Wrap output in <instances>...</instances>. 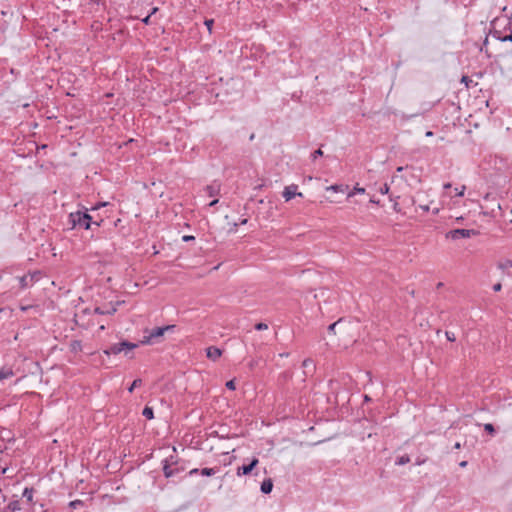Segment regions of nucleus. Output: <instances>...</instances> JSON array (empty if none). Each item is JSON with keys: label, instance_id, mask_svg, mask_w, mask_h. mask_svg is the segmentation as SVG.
I'll return each instance as SVG.
<instances>
[{"label": "nucleus", "instance_id": "nucleus-50", "mask_svg": "<svg viewBox=\"0 0 512 512\" xmlns=\"http://www.w3.org/2000/svg\"><path fill=\"white\" fill-rule=\"evenodd\" d=\"M443 187L444 189H450L452 185L450 183H445Z\"/></svg>", "mask_w": 512, "mask_h": 512}, {"label": "nucleus", "instance_id": "nucleus-40", "mask_svg": "<svg viewBox=\"0 0 512 512\" xmlns=\"http://www.w3.org/2000/svg\"><path fill=\"white\" fill-rule=\"evenodd\" d=\"M182 240L183 242H191L195 240V237L193 235H184Z\"/></svg>", "mask_w": 512, "mask_h": 512}, {"label": "nucleus", "instance_id": "nucleus-45", "mask_svg": "<svg viewBox=\"0 0 512 512\" xmlns=\"http://www.w3.org/2000/svg\"><path fill=\"white\" fill-rule=\"evenodd\" d=\"M424 463H425V459L417 458V460H416V463H415V464H416V465H422V464H424Z\"/></svg>", "mask_w": 512, "mask_h": 512}, {"label": "nucleus", "instance_id": "nucleus-6", "mask_svg": "<svg viewBox=\"0 0 512 512\" xmlns=\"http://www.w3.org/2000/svg\"><path fill=\"white\" fill-rule=\"evenodd\" d=\"M478 232L474 229H454L450 230L446 237L452 240H458L461 238H470L471 236L477 235Z\"/></svg>", "mask_w": 512, "mask_h": 512}, {"label": "nucleus", "instance_id": "nucleus-19", "mask_svg": "<svg viewBox=\"0 0 512 512\" xmlns=\"http://www.w3.org/2000/svg\"><path fill=\"white\" fill-rule=\"evenodd\" d=\"M142 415L148 419V420H152L154 418V410L152 407L150 406H145L143 411H142Z\"/></svg>", "mask_w": 512, "mask_h": 512}, {"label": "nucleus", "instance_id": "nucleus-24", "mask_svg": "<svg viewBox=\"0 0 512 512\" xmlns=\"http://www.w3.org/2000/svg\"><path fill=\"white\" fill-rule=\"evenodd\" d=\"M365 193V188L355 186L352 191L348 193V198L354 196L355 194H363Z\"/></svg>", "mask_w": 512, "mask_h": 512}, {"label": "nucleus", "instance_id": "nucleus-2", "mask_svg": "<svg viewBox=\"0 0 512 512\" xmlns=\"http://www.w3.org/2000/svg\"><path fill=\"white\" fill-rule=\"evenodd\" d=\"M89 209L84 208V211L78 210L71 212L68 216V222L71 225V229L76 227L88 230L92 226V216L88 213Z\"/></svg>", "mask_w": 512, "mask_h": 512}, {"label": "nucleus", "instance_id": "nucleus-47", "mask_svg": "<svg viewBox=\"0 0 512 512\" xmlns=\"http://www.w3.org/2000/svg\"><path fill=\"white\" fill-rule=\"evenodd\" d=\"M370 202L376 205H379V200H376L374 197L370 198Z\"/></svg>", "mask_w": 512, "mask_h": 512}, {"label": "nucleus", "instance_id": "nucleus-42", "mask_svg": "<svg viewBox=\"0 0 512 512\" xmlns=\"http://www.w3.org/2000/svg\"><path fill=\"white\" fill-rule=\"evenodd\" d=\"M197 474H200V469H198V468H194L188 472L189 476H193V475H197Z\"/></svg>", "mask_w": 512, "mask_h": 512}, {"label": "nucleus", "instance_id": "nucleus-56", "mask_svg": "<svg viewBox=\"0 0 512 512\" xmlns=\"http://www.w3.org/2000/svg\"><path fill=\"white\" fill-rule=\"evenodd\" d=\"M438 211H439V209H438V208L433 209V213H434V214H437V213H438Z\"/></svg>", "mask_w": 512, "mask_h": 512}, {"label": "nucleus", "instance_id": "nucleus-33", "mask_svg": "<svg viewBox=\"0 0 512 512\" xmlns=\"http://www.w3.org/2000/svg\"><path fill=\"white\" fill-rule=\"evenodd\" d=\"M259 364V360L258 359H251L249 362H248V367L249 369L252 371L254 370V368Z\"/></svg>", "mask_w": 512, "mask_h": 512}, {"label": "nucleus", "instance_id": "nucleus-36", "mask_svg": "<svg viewBox=\"0 0 512 512\" xmlns=\"http://www.w3.org/2000/svg\"><path fill=\"white\" fill-rule=\"evenodd\" d=\"M302 366L304 368H308V367H314V363H313V360L308 358V359H305L303 362H302Z\"/></svg>", "mask_w": 512, "mask_h": 512}, {"label": "nucleus", "instance_id": "nucleus-34", "mask_svg": "<svg viewBox=\"0 0 512 512\" xmlns=\"http://www.w3.org/2000/svg\"><path fill=\"white\" fill-rule=\"evenodd\" d=\"M204 24L207 27V29L209 30V32L211 33L212 32V27L214 25V20L213 19H206Z\"/></svg>", "mask_w": 512, "mask_h": 512}, {"label": "nucleus", "instance_id": "nucleus-14", "mask_svg": "<svg viewBox=\"0 0 512 512\" xmlns=\"http://www.w3.org/2000/svg\"><path fill=\"white\" fill-rule=\"evenodd\" d=\"M34 492H35L34 488H32V487H26V488L24 489L23 493H22V496H23V498H25V499H26V501H27L28 503H30V504H31V503L33 502V495H34Z\"/></svg>", "mask_w": 512, "mask_h": 512}, {"label": "nucleus", "instance_id": "nucleus-13", "mask_svg": "<svg viewBox=\"0 0 512 512\" xmlns=\"http://www.w3.org/2000/svg\"><path fill=\"white\" fill-rule=\"evenodd\" d=\"M497 266L500 270L509 275V269L512 268V260L507 259L505 261L499 262Z\"/></svg>", "mask_w": 512, "mask_h": 512}, {"label": "nucleus", "instance_id": "nucleus-59", "mask_svg": "<svg viewBox=\"0 0 512 512\" xmlns=\"http://www.w3.org/2000/svg\"><path fill=\"white\" fill-rule=\"evenodd\" d=\"M364 399L365 401H370V398L367 395H365Z\"/></svg>", "mask_w": 512, "mask_h": 512}, {"label": "nucleus", "instance_id": "nucleus-44", "mask_svg": "<svg viewBox=\"0 0 512 512\" xmlns=\"http://www.w3.org/2000/svg\"><path fill=\"white\" fill-rule=\"evenodd\" d=\"M102 222H103V219H99V220L92 219V224L96 225L97 227H100Z\"/></svg>", "mask_w": 512, "mask_h": 512}, {"label": "nucleus", "instance_id": "nucleus-29", "mask_svg": "<svg viewBox=\"0 0 512 512\" xmlns=\"http://www.w3.org/2000/svg\"><path fill=\"white\" fill-rule=\"evenodd\" d=\"M279 378L283 381H288L292 378V373L290 371H285L279 376Z\"/></svg>", "mask_w": 512, "mask_h": 512}, {"label": "nucleus", "instance_id": "nucleus-10", "mask_svg": "<svg viewBox=\"0 0 512 512\" xmlns=\"http://www.w3.org/2000/svg\"><path fill=\"white\" fill-rule=\"evenodd\" d=\"M222 355V350L215 346L206 349V356L212 361H217Z\"/></svg>", "mask_w": 512, "mask_h": 512}, {"label": "nucleus", "instance_id": "nucleus-16", "mask_svg": "<svg viewBox=\"0 0 512 512\" xmlns=\"http://www.w3.org/2000/svg\"><path fill=\"white\" fill-rule=\"evenodd\" d=\"M348 185H343V184H334V185H331L329 187H327L326 189L328 191H333V192H345L346 190H348Z\"/></svg>", "mask_w": 512, "mask_h": 512}, {"label": "nucleus", "instance_id": "nucleus-22", "mask_svg": "<svg viewBox=\"0 0 512 512\" xmlns=\"http://www.w3.org/2000/svg\"><path fill=\"white\" fill-rule=\"evenodd\" d=\"M409 462H410V457H409V455L404 454V455H402V456H399V457L396 459L395 464H396V465H399V466H402V465H405V464H407V463H409Z\"/></svg>", "mask_w": 512, "mask_h": 512}, {"label": "nucleus", "instance_id": "nucleus-21", "mask_svg": "<svg viewBox=\"0 0 512 512\" xmlns=\"http://www.w3.org/2000/svg\"><path fill=\"white\" fill-rule=\"evenodd\" d=\"M7 509H8L9 511H11V512H16V511L21 510L19 500L11 501V502L8 504Z\"/></svg>", "mask_w": 512, "mask_h": 512}, {"label": "nucleus", "instance_id": "nucleus-32", "mask_svg": "<svg viewBox=\"0 0 512 512\" xmlns=\"http://www.w3.org/2000/svg\"><path fill=\"white\" fill-rule=\"evenodd\" d=\"M107 205H109V203H108V202H99V203H97L96 205H94L93 207H91V209H90V210H91V211H95V210H98V209H100V208H102V207H105V206H107Z\"/></svg>", "mask_w": 512, "mask_h": 512}, {"label": "nucleus", "instance_id": "nucleus-28", "mask_svg": "<svg viewBox=\"0 0 512 512\" xmlns=\"http://www.w3.org/2000/svg\"><path fill=\"white\" fill-rule=\"evenodd\" d=\"M158 10L157 7H154L151 11L150 14H148L145 18L142 19V22L146 25L150 24V18H151V15H153L156 11Z\"/></svg>", "mask_w": 512, "mask_h": 512}, {"label": "nucleus", "instance_id": "nucleus-39", "mask_svg": "<svg viewBox=\"0 0 512 512\" xmlns=\"http://www.w3.org/2000/svg\"><path fill=\"white\" fill-rule=\"evenodd\" d=\"M465 189H466V187H465L464 185H463V186H461V188H460V189L455 188L456 196H458V197H462V196L464 195Z\"/></svg>", "mask_w": 512, "mask_h": 512}, {"label": "nucleus", "instance_id": "nucleus-30", "mask_svg": "<svg viewBox=\"0 0 512 512\" xmlns=\"http://www.w3.org/2000/svg\"><path fill=\"white\" fill-rule=\"evenodd\" d=\"M321 156H323V151H322V149H321V148H319V149L315 150V151L311 154V158H312V160H313V161H314V160H316L318 157H321Z\"/></svg>", "mask_w": 512, "mask_h": 512}, {"label": "nucleus", "instance_id": "nucleus-35", "mask_svg": "<svg viewBox=\"0 0 512 512\" xmlns=\"http://www.w3.org/2000/svg\"><path fill=\"white\" fill-rule=\"evenodd\" d=\"M225 385H226V388L229 389V390H235L236 389V384H235V380L234 379L227 381Z\"/></svg>", "mask_w": 512, "mask_h": 512}, {"label": "nucleus", "instance_id": "nucleus-58", "mask_svg": "<svg viewBox=\"0 0 512 512\" xmlns=\"http://www.w3.org/2000/svg\"><path fill=\"white\" fill-rule=\"evenodd\" d=\"M394 209L397 211V209H398V203H395V204H394Z\"/></svg>", "mask_w": 512, "mask_h": 512}, {"label": "nucleus", "instance_id": "nucleus-54", "mask_svg": "<svg viewBox=\"0 0 512 512\" xmlns=\"http://www.w3.org/2000/svg\"><path fill=\"white\" fill-rule=\"evenodd\" d=\"M442 286H443V283H442V282H439V283L437 284V289L441 288Z\"/></svg>", "mask_w": 512, "mask_h": 512}, {"label": "nucleus", "instance_id": "nucleus-52", "mask_svg": "<svg viewBox=\"0 0 512 512\" xmlns=\"http://www.w3.org/2000/svg\"><path fill=\"white\" fill-rule=\"evenodd\" d=\"M460 467H466L467 466V461H462L460 462Z\"/></svg>", "mask_w": 512, "mask_h": 512}, {"label": "nucleus", "instance_id": "nucleus-26", "mask_svg": "<svg viewBox=\"0 0 512 512\" xmlns=\"http://www.w3.org/2000/svg\"><path fill=\"white\" fill-rule=\"evenodd\" d=\"M342 320H343V319H342V318H340L338 321H336V322H334V323L330 324V325L328 326V328H327L328 333H329V334H335V328H336V326H337V325H339V324L342 322Z\"/></svg>", "mask_w": 512, "mask_h": 512}, {"label": "nucleus", "instance_id": "nucleus-9", "mask_svg": "<svg viewBox=\"0 0 512 512\" xmlns=\"http://www.w3.org/2000/svg\"><path fill=\"white\" fill-rule=\"evenodd\" d=\"M297 189H298V186L295 184L286 186L282 193V196L285 199V201H290L295 196L303 197V194L301 192H297Z\"/></svg>", "mask_w": 512, "mask_h": 512}, {"label": "nucleus", "instance_id": "nucleus-25", "mask_svg": "<svg viewBox=\"0 0 512 512\" xmlns=\"http://www.w3.org/2000/svg\"><path fill=\"white\" fill-rule=\"evenodd\" d=\"M142 385V380L140 378L138 379H135L132 384L130 385V387L128 388V391L130 393H132L134 391L135 388L137 387H140Z\"/></svg>", "mask_w": 512, "mask_h": 512}, {"label": "nucleus", "instance_id": "nucleus-8", "mask_svg": "<svg viewBox=\"0 0 512 512\" xmlns=\"http://www.w3.org/2000/svg\"><path fill=\"white\" fill-rule=\"evenodd\" d=\"M40 273L34 272L32 274H27L22 277H19V286L21 289H26L32 286L37 280H39Z\"/></svg>", "mask_w": 512, "mask_h": 512}, {"label": "nucleus", "instance_id": "nucleus-38", "mask_svg": "<svg viewBox=\"0 0 512 512\" xmlns=\"http://www.w3.org/2000/svg\"><path fill=\"white\" fill-rule=\"evenodd\" d=\"M389 189H390L389 185L387 183H385L380 187L379 192L384 195L389 192Z\"/></svg>", "mask_w": 512, "mask_h": 512}, {"label": "nucleus", "instance_id": "nucleus-61", "mask_svg": "<svg viewBox=\"0 0 512 512\" xmlns=\"http://www.w3.org/2000/svg\"><path fill=\"white\" fill-rule=\"evenodd\" d=\"M253 139H254V134H252V135L250 136V140H253Z\"/></svg>", "mask_w": 512, "mask_h": 512}, {"label": "nucleus", "instance_id": "nucleus-48", "mask_svg": "<svg viewBox=\"0 0 512 512\" xmlns=\"http://www.w3.org/2000/svg\"><path fill=\"white\" fill-rule=\"evenodd\" d=\"M218 199H214L212 200L210 203H209V206L212 207V206H215L217 203H218Z\"/></svg>", "mask_w": 512, "mask_h": 512}, {"label": "nucleus", "instance_id": "nucleus-37", "mask_svg": "<svg viewBox=\"0 0 512 512\" xmlns=\"http://www.w3.org/2000/svg\"><path fill=\"white\" fill-rule=\"evenodd\" d=\"M255 329L258 331L268 329V325L266 323L260 322L255 325Z\"/></svg>", "mask_w": 512, "mask_h": 512}, {"label": "nucleus", "instance_id": "nucleus-41", "mask_svg": "<svg viewBox=\"0 0 512 512\" xmlns=\"http://www.w3.org/2000/svg\"><path fill=\"white\" fill-rule=\"evenodd\" d=\"M492 289H493L494 292H499L502 289V284L501 283H496V284L493 285Z\"/></svg>", "mask_w": 512, "mask_h": 512}, {"label": "nucleus", "instance_id": "nucleus-51", "mask_svg": "<svg viewBox=\"0 0 512 512\" xmlns=\"http://www.w3.org/2000/svg\"><path fill=\"white\" fill-rule=\"evenodd\" d=\"M467 81H469V77L468 76H463L462 82H465L467 84Z\"/></svg>", "mask_w": 512, "mask_h": 512}, {"label": "nucleus", "instance_id": "nucleus-18", "mask_svg": "<svg viewBox=\"0 0 512 512\" xmlns=\"http://www.w3.org/2000/svg\"><path fill=\"white\" fill-rule=\"evenodd\" d=\"M218 470H219L218 467H215V468H203V469L200 470V474L202 476L211 477V476L215 475L218 472Z\"/></svg>", "mask_w": 512, "mask_h": 512}, {"label": "nucleus", "instance_id": "nucleus-15", "mask_svg": "<svg viewBox=\"0 0 512 512\" xmlns=\"http://www.w3.org/2000/svg\"><path fill=\"white\" fill-rule=\"evenodd\" d=\"M94 312L96 314H99V315H112L116 312V308L115 307H110L108 309H104V308H101V307H96L94 309Z\"/></svg>", "mask_w": 512, "mask_h": 512}, {"label": "nucleus", "instance_id": "nucleus-43", "mask_svg": "<svg viewBox=\"0 0 512 512\" xmlns=\"http://www.w3.org/2000/svg\"><path fill=\"white\" fill-rule=\"evenodd\" d=\"M446 337L449 341L453 342L455 341V335L454 333L446 332Z\"/></svg>", "mask_w": 512, "mask_h": 512}, {"label": "nucleus", "instance_id": "nucleus-27", "mask_svg": "<svg viewBox=\"0 0 512 512\" xmlns=\"http://www.w3.org/2000/svg\"><path fill=\"white\" fill-rule=\"evenodd\" d=\"M484 430L490 435H494L496 432L495 427L491 423L484 424Z\"/></svg>", "mask_w": 512, "mask_h": 512}, {"label": "nucleus", "instance_id": "nucleus-5", "mask_svg": "<svg viewBox=\"0 0 512 512\" xmlns=\"http://www.w3.org/2000/svg\"><path fill=\"white\" fill-rule=\"evenodd\" d=\"M173 465H178L177 457L171 455L162 461V470L165 478L169 479L175 476Z\"/></svg>", "mask_w": 512, "mask_h": 512}, {"label": "nucleus", "instance_id": "nucleus-11", "mask_svg": "<svg viewBox=\"0 0 512 512\" xmlns=\"http://www.w3.org/2000/svg\"><path fill=\"white\" fill-rule=\"evenodd\" d=\"M273 489V481L271 478L264 479L261 483L260 490L263 494H269L271 493Z\"/></svg>", "mask_w": 512, "mask_h": 512}, {"label": "nucleus", "instance_id": "nucleus-31", "mask_svg": "<svg viewBox=\"0 0 512 512\" xmlns=\"http://www.w3.org/2000/svg\"><path fill=\"white\" fill-rule=\"evenodd\" d=\"M173 470L175 472V476L178 475L179 473L183 472L185 470L184 466L183 465H180L178 463V465H173Z\"/></svg>", "mask_w": 512, "mask_h": 512}, {"label": "nucleus", "instance_id": "nucleus-23", "mask_svg": "<svg viewBox=\"0 0 512 512\" xmlns=\"http://www.w3.org/2000/svg\"><path fill=\"white\" fill-rule=\"evenodd\" d=\"M84 505H85L84 501L79 500V499L73 500V501L69 502V504H68V506L71 509H77L79 507H83Z\"/></svg>", "mask_w": 512, "mask_h": 512}, {"label": "nucleus", "instance_id": "nucleus-53", "mask_svg": "<svg viewBox=\"0 0 512 512\" xmlns=\"http://www.w3.org/2000/svg\"><path fill=\"white\" fill-rule=\"evenodd\" d=\"M247 221H248V220H247L246 218H244V219H242V220H241L240 224H241V225H244V224H246V223H247Z\"/></svg>", "mask_w": 512, "mask_h": 512}, {"label": "nucleus", "instance_id": "nucleus-3", "mask_svg": "<svg viewBox=\"0 0 512 512\" xmlns=\"http://www.w3.org/2000/svg\"><path fill=\"white\" fill-rule=\"evenodd\" d=\"M139 346L138 343H133L128 340H122L118 343H114L110 345L108 348H106L103 352L106 355H118L121 352H124L125 355H128L129 351L134 350Z\"/></svg>", "mask_w": 512, "mask_h": 512}, {"label": "nucleus", "instance_id": "nucleus-55", "mask_svg": "<svg viewBox=\"0 0 512 512\" xmlns=\"http://www.w3.org/2000/svg\"><path fill=\"white\" fill-rule=\"evenodd\" d=\"M39 148H41V149H46V148H47V145H46V144H43V145H41Z\"/></svg>", "mask_w": 512, "mask_h": 512}, {"label": "nucleus", "instance_id": "nucleus-17", "mask_svg": "<svg viewBox=\"0 0 512 512\" xmlns=\"http://www.w3.org/2000/svg\"><path fill=\"white\" fill-rule=\"evenodd\" d=\"M13 375H14V372L12 371L11 368L3 367L0 370V380L8 379V378L12 377Z\"/></svg>", "mask_w": 512, "mask_h": 512}, {"label": "nucleus", "instance_id": "nucleus-12", "mask_svg": "<svg viewBox=\"0 0 512 512\" xmlns=\"http://www.w3.org/2000/svg\"><path fill=\"white\" fill-rule=\"evenodd\" d=\"M205 191L210 197H213L219 193L220 185L213 183L211 185L206 186Z\"/></svg>", "mask_w": 512, "mask_h": 512}, {"label": "nucleus", "instance_id": "nucleus-46", "mask_svg": "<svg viewBox=\"0 0 512 512\" xmlns=\"http://www.w3.org/2000/svg\"><path fill=\"white\" fill-rule=\"evenodd\" d=\"M419 207H420V209H422L424 212H428V211H429V206H428V205H420Z\"/></svg>", "mask_w": 512, "mask_h": 512}, {"label": "nucleus", "instance_id": "nucleus-4", "mask_svg": "<svg viewBox=\"0 0 512 512\" xmlns=\"http://www.w3.org/2000/svg\"><path fill=\"white\" fill-rule=\"evenodd\" d=\"M175 325H166L163 327H156L149 331V334L144 336L143 340L141 341L142 344H151L154 339L161 337L164 335L166 331H172L174 330Z\"/></svg>", "mask_w": 512, "mask_h": 512}, {"label": "nucleus", "instance_id": "nucleus-57", "mask_svg": "<svg viewBox=\"0 0 512 512\" xmlns=\"http://www.w3.org/2000/svg\"><path fill=\"white\" fill-rule=\"evenodd\" d=\"M402 170H403V167H398V168H397V171H398V172H402Z\"/></svg>", "mask_w": 512, "mask_h": 512}, {"label": "nucleus", "instance_id": "nucleus-20", "mask_svg": "<svg viewBox=\"0 0 512 512\" xmlns=\"http://www.w3.org/2000/svg\"><path fill=\"white\" fill-rule=\"evenodd\" d=\"M70 349L72 352L77 353L82 350V342L80 340H73L70 343Z\"/></svg>", "mask_w": 512, "mask_h": 512}, {"label": "nucleus", "instance_id": "nucleus-1", "mask_svg": "<svg viewBox=\"0 0 512 512\" xmlns=\"http://www.w3.org/2000/svg\"><path fill=\"white\" fill-rule=\"evenodd\" d=\"M490 33L499 41H512V22L510 18L498 17L491 22Z\"/></svg>", "mask_w": 512, "mask_h": 512}, {"label": "nucleus", "instance_id": "nucleus-60", "mask_svg": "<svg viewBox=\"0 0 512 512\" xmlns=\"http://www.w3.org/2000/svg\"><path fill=\"white\" fill-rule=\"evenodd\" d=\"M426 135H427V136H431V135H432V132H431V131H429V132H427V133H426Z\"/></svg>", "mask_w": 512, "mask_h": 512}, {"label": "nucleus", "instance_id": "nucleus-49", "mask_svg": "<svg viewBox=\"0 0 512 512\" xmlns=\"http://www.w3.org/2000/svg\"><path fill=\"white\" fill-rule=\"evenodd\" d=\"M461 448V443L460 442H456L455 445H454V449H460Z\"/></svg>", "mask_w": 512, "mask_h": 512}, {"label": "nucleus", "instance_id": "nucleus-7", "mask_svg": "<svg viewBox=\"0 0 512 512\" xmlns=\"http://www.w3.org/2000/svg\"><path fill=\"white\" fill-rule=\"evenodd\" d=\"M259 464V459L257 457H252L247 464H243L239 466L236 471L237 476H246L252 473L254 468Z\"/></svg>", "mask_w": 512, "mask_h": 512}]
</instances>
